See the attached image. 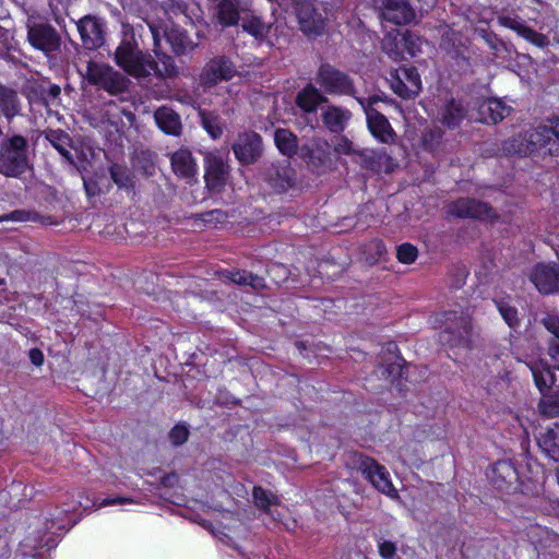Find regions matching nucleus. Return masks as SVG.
<instances>
[{
    "label": "nucleus",
    "instance_id": "obj_1",
    "mask_svg": "<svg viewBox=\"0 0 559 559\" xmlns=\"http://www.w3.org/2000/svg\"><path fill=\"white\" fill-rule=\"evenodd\" d=\"M76 510L74 503H67L66 508L56 507L45 512L43 527L33 530L21 543L13 559H40L43 551L55 548L60 536L75 523L70 516Z\"/></svg>",
    "mask_w": 559,
    "mask_h": 559
},
{
    "label": "nucleus",
    "instance_id": "obj_2",
    "mask_svg": "<svg viewBox=\"0 0 559 559\" xmlns=\"http://www.w3.org/2000/svg\"><path fill=\"white\" fill-rule=\"evenodd\" d=\"M519 360L531 370L535 385L542 393L538 404L540 413L548 417L559 416V391L546 393L557 382V376L550 366L535 354L526 355L524 359Z\"/></svg>",
    "mask_w": 559,
    "mask_h": 559
},
{
    "label": "nucleus",
    "instance_id": "obj_3",
    "mask_svg": "<svg viewBox=\"0 0 559 559\" xmlns=\"http://www.w3.org/2000/svg\"><path fill=\"white\" fill-rule=\"evenodd\" d=\"M554 139L552 124H542L508 139L503 142L502 151L507 155H550Z\"/></svg>",
    "mask_w": 559,
    "mask_h": 559
},
{
    "label": "nucleus",
    "instance_id": "obj_4",
    "mask_svg": "<svg viewBox=\"0 0 559 559\" xmlns=\"http://www.w3.org/2000/svg\"><path fill=\"white\" fill-rule=\"evenodd\" d=\"M436 330H441L440 340L450 347L468 348L472 343V321L468 313L447 311L432 321Z\"/></svg>",
    "mask_w": 559,
    "mask_h": 559
},
{
    "label": "nucleus",
    "instance_id": "obj_5",
    "mask_svg": "<svg viewBox=\"0 0 559 559\" xmlns=\"http://www.w3.org/2000/svg\"><path fill=\"white\" fill-rule=\"evenodd\" d=\"M121 41L115 51V61L129 75L141 81L147 66V53L140 48L135 38V28L129 23L121 24Z\"/></svg>",
    "mask_w": 559,
    "mask_h": 559
},
{
    "label": "nucleus",
    "instance_id": "obj_6",
    "mask_svg": "<svg viewBox=\"0 0 559 559\" xmlns=\"http://www.w3.org/2000/svg\"><path fill=\"white\" fill-rule=\"evenodd\" d=\"M25 28L26 40L35 50L43 52L48 58L60 51L61 35L46 17L28 14Z\"/></svg>",
    "mask_w": 559,
    "mask_h": 559
},
{
    "label": "nucleus",
    "instance_id": "obj_7",
    "mask_svg": "<svg viewBox=\"0 0 559 559\" xmlns=\"http://www.w3.org/2000/svg\"><path fill=\"white\" fill-rule=\"evenodd\" d=\"M28 142L15 134L0 142V174L5 177H20L28 168Z\"/></svg>",
    "mask_w": 559,
    "mask_h": 559
},
{
    "label": "nucleus",
    "instance_id": "obj_8",
    "mask_svg": "<svg viewBox=\"0 0 559 559\" xmlns=\"http://www.w3.org/2000/svg\"><path fill=\"white\" fill-rule=\"evenodd\" d=\"M86 78L91 84L110 95L123 94L130 86V80L123 73L105 63L88 62Z\"/></svg>",
    "mask_w": 559,
    "mask_h": 559
},
{
    "label": "nucleus",
    "instance_id": "obj_9",
    "mask_svg": "<svg viewBox=\"0 0 559 559\" xmlns=\"http://www.w3.org/2000/svg\"><path fill=\"white\" fill-rule=\"evenodd\" d=\"M316 82L326 94L357 97L354 82L349 75L329 63L320 66L316 74Z\"/></svg>",
    "mask_w": 559,
    "mask_h": 559
},
{
    "label": "nucleus",
    "instance_id": "obj_10",
    "mask_svg": "<svg viewBox=\"0 0 559 559\" xmlns=\"http://www.w3.org/2000/svg\"><path fill=\"white\" fill-rule=\"evenodd\" d=\"M356 99L365 110L368 128L372 135L382 143H392L396 136L393 128L386 117L372 107L377 97H356Z\"/></svg>",
    "mask_w": 559,
    "mask_h": 559
},
{
    "label": "nucleus",
    "instance_id": "obj_11",
    "mask_svg": "<svg viewBox=\"0 0 559 559\" xmlns=\"http://www.w3.org/2000/svg\"><path fill=\"white\" fill-rule=\"evenodd\" d=\"M76 28L87 50H96L106 43V22L97 15H84L76 22Z\"/></svg>",
    "mask_w": 559,
    "mask_h": 559
},
{
    "label": "nucleus",
    "instance_id": "obj_12",
    "mask_svg": "<svg viewBox=\"0 0 559 559\" xmlns=\"http://www.w3.org/2000/svg\"><path fill=\"white\" fill-rule=\"evenodd\" d=\"M301 157L318 174L325 173L333 166L331 145L323 138H313L309 144L302 145Z\"/></svg>",
    "mask_w": 559,
    "mask_h": 559
},
{
    "label": "nucleus",
    "instance_id": "obj_13",
    "mask_svg": "<svg viewBox=\"0 0 559 559\" xmlns=\"http://www.w3.org/2000/svg\"><path fill=\"white\" fill-rule=\"evenodd\" d=\"M295 13L304 34L317 37L323 33L325 22L312 0H297L295 2Z\"/></svg>",
    "mask_w": 559,
    "mask_h": 559
},
{
    "label": "nucleus",
    "instance_id": "obj_14",
    "mask_svg": "<svg viewBox=\"0 0 559 559\" xmlns=\"http://www.w3.org/2000/svg\"><path fill=\"white\" fill-rule=\"evenodd\" d=\"M237 73L235 64L225 56L211 59L200 74V83L204 87H213L222 81H228Z\"/></svg>",
    "mask_w": 559,
    "mask_h": 559
},
{
    "label": "nucleus",
    "instance_id": "obj_15",
    "mask_svg": "<svg viewBox=\"0 0 559 559\" xmlns=\"http://www.w3.org/2000/svg\"><path fill=\"white\" fill-rule=\"evenodd\" d=\"M236 158L243 165L255 163L262 155V138L255 132L238 134L233 146Z\"/></svg>",
    "mask_w": 559,
    "mask_h": 559
},
{
    "label": "nucleus",
    "instance_id": "obj_16",
    "mask_svg": "<svg viewBox=\"0 0 559 559\" xmlns=\"http://www.w3.org/2000/svg\"><path fill=\"white\" fill-rule=\"evenodd\" d=\"M253 499L255 506L263 510L264 513L270 518V522L274 525L282 524L287 530H293L295 523H289V521L285 520V508L277 502L275 496L261 487L253 488Z\"/></svg>",
    "mask_w": 559,
    "mask_h": 559
},
{
    "label": "nucleus",
    "instance_id": "obj_17",
    "mask_svg": "<svg viewBox=\"0 0 559 559\" xmlns=\"http://www.w3.org/2000/svg\"><path fill=\"white\" fill-rule=\"evenodd\" d=\"M360 467L374 488L391 498L397 497V490L394 488L390 474L384 466L372 459L364 457L360 460Z\"/></svg>",
    "mask_w": 559,
    "mask_h": 559
},
{
    "label": "nucleus",
    "instance_id": "obj_18",
    "mask_svg": "<svg viewBox=\"0 0 559 559\" xmlns=\"http://www.w3.org/2000/svg\"><path fill=\"white\" fill-rule=\"evenodd\" d=\"M448 213L460 218H488L493 216V210L487 203L461 198L448 205Z\"/></svg>",
    "mask_w": 559,
    "mask_h": 559
},
{
    "label": "nucleus",
    "instance_id": "obj_19",
    "mask_svg": "<svg viewBox=\"0 0 559 559\" xmlns=\"http://www.w3.org/2000/svg\"><path fill=\"white\" fill-rule=\"evenodd\" d=\"M383 17L396 25H406L415 20V11L408 0H374Z\"/></svg>",
    "mask_w": 559,
    "mask_h": 559
},
{
    "label": "nucleus",
    "instance_id": "obj_20",
    "mask_svg": "<svg viewBox=\"0 0 559 559\" xmlns=\"http://www.w3.org/2000/svg\"><path fill=\"white\" fill-rule=\"evenodd\" d=\"M392 79V90L403 98H414L421 91V80L415 68H401Z\"/></svg>",
    "mask_w": 559,
    "mask_h": 559
},
{
    "label": "nucleus",
    "instance_id": "obj_21",
    "mask_svg": "<svg viewBox=\"0 0 559 559\" xmlns=\"http://www.w3.org/2000/svg\"><path fill=\"white\" fill-rule=\"evenodd\" d=\"M352 111L345 107L325 104L321 107V120L331 133H342L352 119Z\"/></svg>",
    "mask_w": 559,
    "mask_h": 559
},
{
    "label": "nucleus",
    "instance_id": "obj_22",
    "mask_svg": "<svg viewBox=\"0 0 559 559\" xmlns=\"http://www.w3.org/2000/svg\"><path fill=\"white\" fill-rule=\"evenodd\" d=\"M265 180L276 192H285L295 185V171L286 162L272 164L265 171Z\"/></svg>",
    "mask_w": 559,
    "mask_h": 559
},
{
    "label": "nucleus",
    "instance_id": "obj_23",
    "mask_svg": "<svg viewBox=\"0 0 559 559\" xmlns=\"http://www.w3.org/2000/svg\"><path fill=\"white\" fill-rule=\"evenodd\" d=\"M171 169L176 176L192 181L197 175L198 166L195 159L188 148H179L170 154Z\"/></svg>",
    "mask_w": 559,
    "mask_h": 559
},
{
    "label": "nucleus",
    "instance_id": "obj_24",
    "mask_svg": "<svg viewBox=\"0 0 559 559\" xmlns=\"http://www.w3.org/2000/svg\"><path fill=\"white\" fill-rule=\"evenodd\" d=\"M145 61H147V66H143L145 73L141 80H147L152 74L158 79H166L178 73L174 59L167 55L158 56V59L155 60L147 53Z\"/></svg>",
    "mask_w": 559,
    "mask_h": 559
},
{
    "label": "nucleus",
    "instance_id": "obj_25",
    "mask_svg": "<svg viewBox=\"0 0 559 559\" xmlns=\"http://www.w3.org/2000/svg\"><path fill=\"white\" fill-rule=\"evenodd\" d=\"M215 16L224 27L237 25L240 19V0H209Z\"/></svg>",
    "mask_w": 559,
    "mask_h": 559
},
{
    "label": "nucleus",
    "instance_id": "obj_26",
    "mask_svg": "<svg viewBox=\"0 0 559 559\" xmlns=\"http://www.w3.org/2000/svg\"><path fill=\"white\" fill-rule=\"evenodd\" d=\"M228 166L219 158L213 157L207 159L205 171L206 187L213 192H221L227 181Z\"/></svg>",
    "mask_w": 559,
    "mask_h": 559
},
{
    "label": "nucleus",
    "instance_id": "obj_27",
    "mask_svg": "<svg viewBox=\"0 0 559 559\" xmlns=\"http://www.w3.org/2000/svg\"><path fill=\"white\" fill-rule=\"evenodd\" d=\"M22 102L15 88L0 83V114L10 122L21 115Z\"/></svg>",
    "mask_w": 559,
    "mask_h": 559
},
{
    "label": "nucleus",
    "instance_id": "obj_28",
    "mask_svg": "<svg viewBox=\"0 0 559 559\" xmlns=\"http://www.w3.org/2000/svg\"><path fill=\"white\" fill-rule=\"evenodd\" d=\"M154 120L166 134L179 136L182 131L180 116L170 107L162 106L154 112Z\"/></svg>",
    "mask_w": 559,
    "mask_h": 559
},
{
    "label": "nucleus",
    "instance_id": "obj_29",
    "mask_svg": "<svg viewBox=\"0 0 559 559\" xmlns=\"http://www.w3.org/2000/svg\"><path fill=\"white\" fill-rule=\"evenodd\" d=\"M328 98L313 85L307 84L296 96V105L302 111L313 114L321 104H326Z\"/></svg>",
    "mask_w": 559,
    "mask_h": 559
},
{
    "label": "nucleus",
    "instance_id": "obj_30",
    "mask_svg": "<svg viewBox=\"0 0 559 559\" xmlns=\"http://www.w3.org/2000/svg\"><path fill=\"white\" fill-rule=\"evenodd\" d=\"M511 112V107L498 99H487L479 105L481 121L486 123H498Z\"/></svg>",
    "mask_w": 559,
    "mask_h": 559
},
{
    "label": "nucleus",
    "instance_id": "obj_31",
    "mask_svg": "<svg viewBox=\"0 0 559 559\" xmlns=\"http://www.w3.org/2000/svg\"><path fill=\"white\" fill-rule=\"evenodd\" d=\"M44 136L61 154V156H63L67 162H69L71 165L74 164L73 156L69 151L72 139L66 131L60 129H48L44 132Z\"/></svg>",
    "mask_w": 559,
    "mask_h": 559
},
{
    "label": "nucleus",
    "instance_id": "obj_32",
    "mask_svg": "<svg viewBox=\"0 0 559 559\" xmlns=\"http://www.w3.org/2000/svg\"><path fill=\"white\" fill-rule=\"evenodd\" d=\"M539 448L554 461H559V424H554L537 439Z\"/></svg>",
    "mask_w": 559,
    "mask_h": 559
},
{
    "label": "nucleus",
    "instance_id": "obj_33",
    "mask_svg": "<svg viewBox=\"0 0 559 559\" xmlns=\"http://www.w3.org/2000/svg\"><path fill=\"white\" fill-rule=\"evenodd\" d=\"M354 160L365 169L380 171L382 168V162L389 160V156L383 152L358 150Z\"/></svg>",
    "mask_w": 559,
    "mask_h": 559
},
{
    "label": "nucleus",
    "instance_id": "obj_34",
    "mask_svg": "<svg viewBox=\"0 0 559 559\" xmlns=\"http://www.w3.org/2000/svg\"><path fill=\"white\" fill-rule=\"evenodd\" d=\"M465 117L466 108L464 105L461 102L451 99L442 110L441 122L449 128H455L460 126Z\"/></svg>",
    "mask_w": 559,
    "mask_h": 559
},
{
    "label": "nucleus",
    "instance_id": "obj_35",
    "mask_svg": "<svg viewBox=\"0 0 559 559\" xmlns=\"http://www.w3.org/2000/svg\"><path fill=\"white\" fill-rule=\"evenodd\" d=\"M274 141L278 151L288 157H292L298 150V138L288 129L280 128L274 133Z\"/></svg>",
    "mask_w": 559,
    "mask_h": 559
},
{
    "label": "nucleus",
    "instance_id": "obj_36",
    "mask_svg": "<svg viewBox=\"0 0 559 559\" xmlns=\"http://www.w3.org/2000/svg\"><path fill=\"white\" fill-rule=\"evenodd\" d=\"M165 35L176 53H186L194 48L193 41L185 31L174 27L166 32Z\"/></svg>",
    "mask_w": 559,
    "mask_h": 559
},
{
    "label": "nucleus",
    "instance_id": "obj_37",
    "mask_svg": "<svg viewBox=\"0 0 559 559\" xmlns=\"http://www.w3.org/2000/svg\"><path fill=\"white\" fill-rule=\"evenodd\" d=\"M543 324L556 338V342L549 346V355L555 361L556 369L559 371V316L548 314L543 319Z\"/></svg>",
    "mask_w": 559,
    "mask_h": 559
},
{
    "label": "nucleus",
    "instance_id": "obj_38",
    "mask_svg": "<svg viewBox=\"0 0 559 559\" xmlns=\"http://www.w3.org/2000/svg\"><path fill=\"white\" fill-rule=\"evenodd\" d=\"M109 174L119 189L132 190L134 188V177L126 166L114 164L109 168Z\"/></svg>",
    "mask_w": 559,
    "mask_h": 559
},
{
    "label": "nucleus",
    "instance_id": "obj_39",
    "mask_svg": "<svg viewBox=\"0 0 559 559\" xmlns=\"http://www.w3.org/2000/svg\"><path fill=\"white\" fill-rule=\"evenodd\" d=\"M491 479L496 486L501 487L502 483H511L516 479V473L512 464L508 461H499L492 465Z\"/></svg>",
    "mask_w": 559,
    "mask_h": 559
},
{
    "label": "nucleus",
    "instance_id": "obj_40",
    "mask_svg": "<svg viewBox=\"0 0 559 559\" xmlns=\"http://www.w3.org/2000/svg\"><path fill=\"white\" fill-rule=\"evenodd\" d=\"M203 128L213 138L217 139L223 134V123L221 118L211 111H200Z\"/></svg>",
    "mask_w": 559,
    "mask_h": 559
},
{
    "label": "nucleus",
    "instance_id": "obj_41",
    "mask_svg": "<svg viewBox=\"0 0 559 559\" xmlns=\"http://www.w3.org/2000/svg\"><path fill=\"white\" fill-rule=\"evenodd\" d=\"M241 27L245 32L254 36L255 38H262L269 33V26L258 16H251L245 19Z\"/></svg>",
    "mask_w": 559,
    "mask_h": 559
},
{
    "label": "nucleus",
    "instance_id": "obj_42",
    "mask_svg": "<svg viewBox=\"0 0 559 559\" xmlns=\"http://www.w3.org/2000/svg\"><path fill=\"white\" fill-rule=\"evenodd\" d=\"M495 302L506 323L511 329H515L519 325L518 310L515 307L502 300H495Z\"/></svg>",
    "mask_w": 559,
    "mask_h": 559
},
{
    "label": "nucleus",
    "instance_id": "obj_43",
    "mask_svg": "<svg viewBox=\"0 0 559 559\" xmlns=\"http://www.w3.org/2000/svg\"><path fill=\"white\" fill-rule=\"evenodd\" d=\"M533 280H559V266L556 263L538 264Z\"/></svg>",
    "mask_w": 559,
    "mask_h": 559
},
{
    "label": "nucleus",
    "instance_id": "obj_44",
    "mask_svg": "<svg viewBox=\"0 0 559 559\" xmlns=\"http://www.w3.org/2000/svg\"><path fill=\"white\" fill-rule=\"evenodd\" d=\"M133 500L127 497L116 496V497H109L100 500L99 502H93L92 507L95 508H104L108 506H122L126 503H132ZM79 506L82 507L85 511L91 508L88 503L83 504L82 502H79Z\"/></svg>",
    "mask_w": 559,
    "mask_h": 559
},
{
    "label": "nucleus",
    "instance_id": "obj_45",
    "mask_svg": "<svg viewBox=\"0 0 559 559\" xmlns=\"http://www.w3.org/2000/svg\"><path fill=\"white\" fill-rule=\"evenodd\" d=\"M443 138V131L439 127L428 129L424 135L423 141L426 146L433 150L436 148Z\"/></svg>",
    "mask_w": 559,
    "mask_h": 559
},
{
    "label": "nucleus",
    "instance_id": "obj_46",
    "mask_svg": "<svg viewBox=\"0 0 559 559\" xmlns=\"http://www.w3.org/2000/svg\"><path fill=\"white\" fill-rule=\"evenodd\" d=\"M396 255L402 263H412L417 258V249L411 243H403L397 247Z\"/></svg>",
    "mask_w": 559,
    "mask_h": 559
},
{
    "label": "nucleus",
    "instance_id": "obj_47",
    "mask_svg": "<svg viewBox=\"0 0 559 559\" xmlns=\"http://www.w3.org/2000/svg\"><path fill=\"white\" fill-rule=\"evenodd\" d=\"M358 150L354 148V145L352 141H349L345 136H341L336 139V142L334 144V152L337 154H344V155H353L356 156Z\"/></svg>",
    "mask_w": 559,
    "mask_h": 559
},
{
    "label": "nucleus",
    "instance_id": "obj_48",
    "mask_svg": "<svg viewBox=\"0 0 559 559\" xmlns=\"http://www.w3.org/2000/svg\"><path fill=\"white\" fill-rule=\"evenodd\" d=\"M214 275L222 277V280H235V276H238V280H260L259 276H253L252 274H247L245 271L240 272H231L228 270H215Z\"/></svg>",
    "mask_w": 559,
    "mask_h": 559
},
{
    "label": "nucleus",
    "instance_id": "obj_49",
    "mask_svg": "<svg viewBox=\"0 0 559 559\" xmlns=\"http://www.w3.org/2000/svg\"><path fill=\"white\" fill-rule=\"evenodd\" d=\"M189 431L186 426L177 425L175 426L170 433L169 439L175 445H180L188 439Z\"/></svg>",
    "mask_w": 559,
    "mask_h": 559
},
{
    "label": "nucleus",
    "instance_id": "obj_50",
    "mask_svg": "<svg viewBox=\"0 0 559 559\" xmlns=\"http://www.w3.org/2000/svg\"><path fill=\"white\" fill-rule=\"evenodd\" d=\"M84 190L86 195L92 199L105 192L95 178H83Z\"/></svg>",
    "mask_w": 559,
    "mask_h": 559
},
{
    "label": "nucleus",
    "instance_id": "obj_51",
    "mask_svg": "<svg viewBox=\"0 0 559 559\" xmlns=\"http://www.w3.org/2000/svg\"><path fill=\"white\" fill-rule=\"evenodd\" d=\"M498 21L500 25L511 28L515 32H518L520 35L524 28V24L516 20L515 17L509 16V15H501L498 17Z\"/></svg>",
    "mask_w": 559,
    "mask_h": 559
},
{
    "label": "nucleus",
    "instance_id": "obj_52",
    "mask_svg": "<svg viewBox=\"0 0 559 559\" xmlns=\"http://www.w3.org/2000/svg\"><path fill=\"white\" fill-rule=\"evenodd\" d=\"M379 554L383 559H393L396 547L392 542L389 540H380L378 543Z\"/></svg>",
    "mask_w": 559,
    "mask_h": 559
},
{
    "label": "nucleus",
    "instance_id": "obj_53",
    "mask_svg": "<svg viewBox=\"0 0 559 559\" xmlns=\"http://www.w3.org/2000/svg\"><path fill=\"white\" fill-rule=\"evenodd\" d=\"M29 214L22 210H15L9 214L0 215V223L2 222H25L28 221Z\"/></svg>",
    "mask_w": 559,
    "mask_h": 559
},
{
    "label": "nucleus",
    "instance_id": "obj_54",
    "mask_svg": "<svg viewBox=\"0 0 559 559\" xmlns=\"http://www.w3.org/2000/svg\"><path fill=\"white\" fill-rule=\"evenodd\" d=\"M559 282H532V284L535 286V288L543 294H549L552 293L558 288Z\"/></svg>",
    "mask_w": 559,
    "mask_h": 559
},
{
    "label": "nucleus",
    "instance_id": "obj_55",
    "mask_svg": "<svg viewBox=\"0 0 559 559\" xmlns=\"http://www.w3.org/2000/svg\"><path fill=\"white\" fill-rule=\"evenodd\" d=\"M521 36H523L524 38H526L527 40L530 41H534V39H538L539 41H546V37L539 33H537L536 31L527 27L526 25L524 26L522 33H521Z\"/></svg>",
    "mask_w": 559,
    "mask_h": 559
},
{
    "label": "nucleus",
    "instance_id": "obj_56",
    "mask_svg": "<svg viewBox=\"0 0 559 559\" xmlns=\"http://www.w3.org/2000/svg\"><path fill=\"white\" fill-rule=\"evenodd\" d=\"M552 131L555 139L552 142V148H550V156H557L559 155V120L552 123Z\"/></svg>",
    "mask_w": 559,
    "mask_h": 559
},
{
    "label": "nucleus",
    "instance_id": "obj_57",
    "mask_svg": "<svg viewBox=\"0 0 559 559\" xmlns=\"http://www.w3.org/2000/svg\"><path fill=\"white\" fill-rule=\"evenodd\" d=\"M29 359L33 365L39 367L44 362V354L40 349L33 348L29 350Z\"/></svg>",
    "mask_w": 559,
    "mask_h": 559
},
{
    "label": "nucleus",
    "instance_id": "obj_58",
    "mask_svg": "<svg viewBox=\"0 0 559 559\" xmlns=\"http://www.w3.org/2000/svg\"><path fill=\"white\" fill-rule=\"evenodd\" d=\"M147 33L151 35V37L154 40V51L156 52L159 47L158 31L153 25L147 24Z\"/></svg>",
    "mask_w": 559,
    "mask_h": 559
},
{
    "label": "nucleus",
    "instance_id": "obj_59",
    "mask_svg": "<svg viewBox=\"0 0 559 559\" xmlns=\"http://www.w3.org/2000/svg\"><path fill=\"white\" fill-rule=\"evenodd\" d=\"M49 94H50L51 96H53V97L59 96V94H60V87H59L58 85H52V86H50V88H49Z\"/></svg>",
    "mask_w": 559,
    "mask_h": 559
},
{
    "label": "nucleus",
    "instance_id": "obj_60",
    "mask_svg": "<svg viewBox=\"0 0 559 559\" xmlns=\"http://www.w3.org/2000/svg\"><path fill=\"white\" fill-rule=\"evenodd\" d=\"M533 44L542 47V46H544L546 44V41H539L538 39H534Z\"/></svg>",
    "mask_w": 559,
    "mask_h": 559
},
{
    "label": "nucleus",
    "instance_id": "obj_61",
    "mask_svg": "<svg viewBox=\"0 0 559 559\" xmlns=\"http://www.w3.org/2000/svg\"><path fill=\"white\" fill-rule=\"evenodd\" d=\"M468 273L465 270H463L461 276L466 277Z\"/></svg>",
    "mask_w": 559,
    "mask_h": 559
},
{
    "label": "nucleus",
    "instance_id": "obj_62",
    "mask_svg": "<svg viewBox=\"0 0 559 559\" xmlns=\"http://www.w3.org/2000/svg\"><path fill=\"white\" fill-rule=\"evenodd\" d=\"M243 491V487L240 486L239 489H237V493L240 495V492Z\"/></svg>",
    "mask_w": 559,
    "mask_h": 559
},
{
    "label": "nucleus",
    "instance_id": "obj_63",
    "mask_svg": "<svg viewBox=\"0 0 559 559\" xmlns=\"http://www.w3.org/2000/svg\"><path fill=\"white\" fill-rule=\"evenodd\" d=\"M0 543L5 544V540H2V536L0 535Z\"/></svg>",
    "mask_w": 559,
    "mask_h": 559
},
{
    "label": "nucleus",
    "instance_id": "obj_64",
    "mask_svg": "<svg viewBox=\"0 0 559 559\" xmlns=\"http://www.w3.org/2000/svg\"><path fill=\"white\" fill-rule=\"evenodd\" d=\"M1 283H2V282L0 281V284H1Z\"/></svg>",
    "mask_w": 559,
    "mask_h": 559
}]
</instances>
